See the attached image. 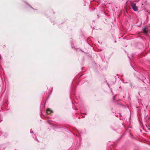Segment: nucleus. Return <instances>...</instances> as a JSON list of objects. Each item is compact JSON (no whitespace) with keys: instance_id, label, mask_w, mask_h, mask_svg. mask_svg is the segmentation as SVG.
I'll return each mask as SVG.
<instances>
[{"instance_id":"nucleus-3","label":"nucleus","mask_w":150,"mask_h":150,"mask_svg":"<svg viewBox=\"0 0 150 150\" xmlns=\"http://www.w3.org/2000/svg\"><path fill=\"white\" fill-rule=\"evenodd\" d=\"M51 111V110L50 109H48L47 110V113L48 114H50V113L49 112V111Z\"/></svg>"},{"instance_id":"nucleus-2","label":"nucleus","mask_w":150,"mask_h":150,"mask_svg":"<svg viewBox=\"0 0 150 150\" xmlns=\"http://www.w3.org/2000/svg\"><path fill=\"white\" fill-rule=\"evenodd\" d=\"M143 32L145 34H147L148 33V31L146 30V28H144L143 29Z\"/></svg>"},{"instance_id":"nucleus-1","label":"nucleus","mask_w":150,"mask_h":150,"mask_svg":"<svg viewBox=\"0 0 150 150\" xmlns=\"http://www.w3.org/2000/svg\"><path fill=\"white\" fill-rule=\"evenodd\" d=\"M131 6L133 10L135 11H137L138 10L137 7L136 6V4L134 3H131Z\"/></svg>"}]
</instances>
